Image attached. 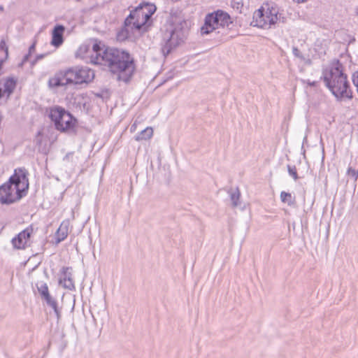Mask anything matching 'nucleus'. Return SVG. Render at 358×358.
I'll use <instances>...</instances> for the list:
<instances>
[{
    "label": "nucleus",
    "instance_id": "obj_1",
    "mask_svg": "<svg viewBox=\"0 0 358 358\" xmlns=\"http://www.w3.org/2000/svg\"><path fill=\"white\" fill-rule=\"evenodd\" d=\"M103 53V57H101L103 62L101 65L106 66L117 76V80L129 83L136 71L132 55L125 50L116 48L106 50Z\"/></svg>",
    "mask_w": 358,
    "mask_h": 358
},
{
    "label": "nucleus",
    "instance_id": "obj_2",
    "mask_svg": "<svg viewBox=\"0 0 358 358\" xmlns=\"http://www.w3.org/2000/svg\"><path fill=\"white\" fill-rule=\"evenodd\" d=\"M28 173L25 169H15L8 182L0 186V202L11 204L24 197L29 189Z\"/></svg>",
    "mask_w": 358,
    "mask_h": 358
},
{
    "label": "nucleus",
    "instance_id": "obj_3",
    "mask_svg": "<svg viewBox=\"0 0 358 358\" xmlns=\"http://www.w3.org/2000/svg\"><path fill=\"white\" fill-rule=\"evenodd\" d=\"M323 80L327 87L338 101L353 99V92L348 76L343 72V66L339 60L324 75Z\"/></svg>",
    "mask_w": 358,
    "mask_h": 358
},
{
    "label": "nucleus",
    "instance_id": "obj_4",
    "mask_svg": "<svg viewBox=\"0 0 358 358\" xmlns=\"http://www.w3.org/2000/svg\"><path fill=\"white\" fill-rule=\"evenodd\" d=\"M189 34L188 23L185 20L175 19L162 34V52L166 57L171 52L185 42Z\"/></svg>",
    "mask_w": 358,
    "mask_h": 358
},
{
    "label": "nucleus",
    "instance_id": "obj_5",
    "mask_svg": "<svg viewBox=\"0 0 358 358\" xmlns=\"http://www.w3.org/2000/svg\"><path fill=\"white\" fill-rule=\"evenodd\" d=\"M233 26L231 16L227 12L217 10L206 15L204 24L201 27V33L202 35H206L220 27L231 29Z\"/></svg>",
    "mask_w": 358,
    "mask_h": 358
},
{
    "label": "nucleus",
    "instance_id": "obj_6",
    "mask_svg": "<svg viewBox=\"0 0 358 358\" xmlns=\"http://www.w3.org/2000/svg\"><path fill=\"white\" fill-rule=\"evenodd\" d=\"M280 20L278 8L276 6L268 7L266 11L263 8L258 9L253 15L251 25L262 29H269Z\"/></svg>",
    "mask_w": 358,
    "mask_h": 358
},
{
    "label": "nucleus",
    "instance_id": "obj_7",
    "mask_svg": "<svg viewBox=\"0 0 358 358\" xmlns=\"http://www.w3.org/2000/svg\"><path fill=\"white\" fill-rule=\"evenodd\" d=\"M142 6H138L134 10L130 11L129 15L124 20V25L131 27V29L138 31H147L150 26V13L143 14Z\"/></svg>",
    "mask_w": 358,
    "mask_h": 358
},
{
    "label": "nucleus",
    "instance_id": "obj_8",
    "mask_svg": "<svg viewBox=\"0 0 358 358\" xmlns=\"http://www.w3.org/2000/svg\"><path fill=\"white\" fill-rule=\"evenodd\" d=\"M67 83L69 85H80L90 83L94 78V72L88 67H71L66 69Z\"/></svg>",
    "mask_w": 358,
    "mask_h": 358
},
{
    "label": "nucleus",
    "instance_id": "obj_9",
    "mask_svg": "<svg viewBox=\"0 0 358 358\" xmlns=\"http://www.w3.org/2000/svg\"><path fill=\"white\" fill-rule=\"evenodd\" d=\"M34 232L33 227L29 226L11 240V244L15 250H25L31 246V236Z\"/></svg>",
    "mask_w": 358,
    "mask_h": 358
},
{
    "label": "nucleus",
    "instance_id": "obj_10",
    "mask_svg": "<svg viewBox=\"0 0 358 358\" xmlns=\"http://www.w3.org/2000/svg\"><path fill=\"white\" fill-rule=\"evenodd\" d=\"M111 48L106 46L101 41L95 39L92 45L93 54L90 56V62L101 65L103 62L101 57H103L104 51Z\"/></svg>",
    "mask_w": 358,
    "mask_h": 358
},
{
    "label": "nucleus",
    "instance_id": "obj_11",
    "mask_svg": "<svg viewBox=\"0 0 358 358\" xmlns=\"http://www.w3.org/2000/svg\"><path fill=\"white\" fill-rule=\"evenodd\" d=\"M62 277L59 280V284L64 289L73 291L76 289L73 278L72 268L63 266L61 271Z\"/></svg>",
    "mask_w": 358,
    "mask_h": 358
},
{
    "label": "nucleus",
    "instance_id": "obj_12",
    "mask_svg": "<svg viewBox=\"0 0 358 358\" xmlns=\"http://www.w3.org/2000/svg\"><path fill=\"white\" fill-rule=\"evenodd\" d=\"M66 69L60 70L56 72L52 77H50L48 81V87L50 89L57 88L59 87H64L69 85L67 83Z\"/></svg>",
    "mask_w": 358,
    "mask_h": 358
},
{
    "label": "nucleus",
    "instance_id": "obj_13",
    "mask_svg": "<svg viewBox=\"0 0 358 358\" xmlns=\"http://www.w3.org/2000/svg\"><path fill=\"white\" fill-rule=\"evenodd\" d=\"M67 111L60 106H55L50 109L49 117L54 122L56 129H63L61 121Z\"/></svg>",
    "mask_w": 358,
    "mask_h": 358
},
{
    "label": "nucleus",
    "instance_id": "obj_14",
    "mask_svg": "<svg viewBox=\"0 0 358 358\" xmlns=\"http://www.w3.org/2000/svg\"><path fill=\"white\" fill-rule=\"evenodd\" d=\"M65 27L62 24H57L52 31L51 44L56 48L59 47L64 42V32Z\"/></svg>",
    "mask_w": 358,
    "mask_h": 358
},
{
    "label": "nucleus",
    "instance_id": "obj_15",
    "mask_svg": "<svg viewBox=\"0 0 358 358\" xmlns=\"http://www.w3.org/2000/svg\"><path fill=\"white\" fill-rule=\"evenodd\" d=\"M69 220H64L56 232V242L57 243L63 241L68 236L69 231Z\"/></svg>",
    "mask_w": 358,
    "mask_h": 358
},
{
    "label": "nucleus",
    "instance_id": "obj_16",
    "mask_svg": "<svg viewBox=\"0 0 358 358\" xmlns=\"http://www.w3.org/2000/svg\"><path fill=\"white\" fill-rule=\"evenodd\" d=\"M76 122V119L70 113L66 112L61 121V124L63 129L57 130L64 132L71 129L75 126Z\"/></svg>",
    "mask_w": 358,
    "mask_h": 358
},
{
    "label": "nucleus",
    "instance_id": "obj_17",
    "mask_svg": "<svg viewBox=\"0 0 358 358\" xmlns=\"http://www.w3.org/2000/svg\"><path fill=\"white\" fill-rule=\"evenodd\" d=\"M17 85V80L12 77H8L5 80L3 87L4 92L9 97L14 92Z\"/></svg>",
    "mask_w": 358,
    "mask_h": 358
},
{
    "label": "nucleus",
    "instance_id": "obj_18",
    "mask_svg": "<svg viewBox=\"0 0 358 358\" xmlns=\"http://www.w3.org/2000/svg\"><path fill=\"white\" fill-rule=\"evenodd\" d=\"M43 299L45 301L48 306L51 307L53 309L57 320H59L61 318V311L58 308L57 301L54 298H52L50 296V294Z\"/></svg>",
    "mask_w": 358,
    "mask_h": 358
},
{
    "label": "nucleus",
    "instance_id": "obj_19",
    "mask_svg": "<svg viewBox=\"0 0 358 358\" xmlns=\"http://www.w3.org/2000/svg\"><path fill=\"white\" fill-rule=\"evenodd\" d=\"M153 135V130L152 127H148L141 132L138 133L135 136V140L137 141H141L143 140L150 139Z\"/></svg>",
    "mask_w": 358,
    "mask_h": 358
},
{
    "label": "nucleus",
    "instance_id": "obj_20",
    "mask_svg": "<svg viewBox=\"0 0 358 358\" xmlns=\"http://www.w3.org/2000/svg\"><path fill=\"white\" fill-rule=\"evenodd\" d=\"M230 195V199L233 207H236L240 204L239 200L241 196V192L239 189L236 187L235 189H230L228 192Z\"/></svg>",
    "mask_w": 358,
    "mask_h": 358
},
{
    "label": "nucleus",
    "instance_id": "obj_21",
    "mask_svg": "<svg viewBox=\"0 0 358 358\" xmlns=\"http://www.w3.org/2000/svg\"><path fill=\"white\" fill-rule=\"evenodd\" d=\"M8 50L6 42L1 40L0 42V70L2 68L4 61L7 59Z\"/></svg>",
    "mask_w": 358,
    "mask_h": 358
},
{
    "label": "nucleus",
    "instance_id": "obj_22",
    "mask_svg": "<svg viewBox=\"0 0 358 358\" xmlns=\"http://www.w3.org/2000/svg\"><path fill=\"white\" fill-rule=\"evenodd\" d=\"M139 6H142L143 14L148 15L149 13H150V18L152 17V15L155 13L157 10V7L155 4L148 2H143L140 3Z\"/></svg>",
    "mask_w": 358,
    "mask_h": 358
},
{
    "label": "nucleus",
    "instance_id": "obj_23",
    "mask_svg": "<svg viewBox=\"0 0 358 358\" xmlns=\"http://www.w3.org/2000/svg\"><path fill=\"white\" fill-rule=\"evenodd\" d=\"M36 287H37V289H38L42 299H44L45 297L50 295V293L48 291V287L45 282H38L36 284Z\"/></svg>",
    "mask_w": 358,
    "mask_h": 358
},
{
    "label": "nucleus",
    "instance_id": "obj_24",
    "mask_svg": "<svg viewBox=\"0 0 358 358\" xmlns=\"http://www.w3.org/2000/svg\"><path fill=\"white\" fill-rule=\"evenodd\" d=\"M280 199L283 203H287L289 206L295 203V198L292 196L290 193L286 192H282L280 193Z\"/></svg>",
    "mask_w": 358,
    "mask_h": 358
},
{
    "label": "nucleus",
    "instance_id": "obj_25",
    "mask_svg": "<svg viewBox=\"0 0 358 358\" xmlns=\"http://www.w3.org/2000/svg\"><path fill=\"white\" fill-rule=\"evenodd\" d=\"M127 27H125L122 29L121 31H120L117 34V40L119 41H123L128 38L129 36V31L127 30Z\"/></svg>",
    "mask_w": 358,
    "mask_h": 358
},
{
    "label": "nucleus",
    "instance_id": "obj_26",
    "mask_svg": "<svg viewBox=\"0 0 358 358\" xmlns=\"http://www.w3.org/2000/svg\"><path fill=\"white\" fill-rule=\"evenodd\" d=\"M287 171L289 174L294 179V180H296L299 178L295 166L287 165Z\"/></svg>",
    "mask_w": 358,
    "mask_h": 358
},
{
    "label": "nucleus",
    "instance_id": "obj_27",
    "mask_svg": "<svg viewBox=\"0 0 358 358\" xmlns=\"http://www.w3.org/2000/svg\"><path fill=\"white\" fill-rule=\"evenodd\" d=\"M292 53L296 57L299 58L301 60H303L305 59L303 54L301 52V51L297 47L294 46L292 48Z\"/></svg>",
    "mask_w": 358,
    "mask_h": 358
},
{
    "label": "nucleus",
    "instance_id": "obj_28",
    "mask_svg": "<svg viewBox=\"0 0 358 358\" xmlns=\"http://www.w3.org/2000/svg\"><path fill=\"white\" fill-rule=\"evenodd\" d=\"M352 81L354 86L356 87L357 92L358 93V71H355L352 74Z\"/></svg>",
    "mask_w": 358,
    "mask_h": 358
},
{
    "label": "nucleus",
    "instance_id": "obj_29",
    "mask_svg": "<svg viewBox=\"0 0 358 358\" xmlns=\"http://www.w3.org/2000/svg\"><path fill=\"white\" fill-rule=\"evenodd\" d=\"M48 54L49 53L47 52V53L39 54V55H36V58L31 62V65L34 66L37 63V62L45 58L47 55H48Z\"/></svg>",
    "mask_w": 358,
    "mask_h": 358
},
{
    "label": "nucleus",
    "instance_id": "obj_30",
    "mask_svg": "<svg viewBox=\"0 0 358 358\" xmlns=\"http://www.w3.org/2000/svg\"><path fill=\"white\" fill-rule=\"evenodd\" d=\"M87 50H88V47L86 45H83L79 48V51L80 52H87Z\"/></svg>",
    "mask_w": 358,
    "mask_h": 358
},
{
    "label": "nucleus",
    "instance_id": "obj_31",
    "mask_svg": "<svg viewBox=\"0 0 358 358\" xmlns=\"http://www.w3.org/2000/svg\"><path fill=\"white\" fill-rule=\"evenodd\" d=\"M348 174H352L353 176H358L357 175V171L356 172V171L355 169H352V168H349L348 169Z\"/></svg>",
    "mask_w": 358,
    "mask_h": 358
},
{
    "label": "nucleus",
    "instance_id": "obj_32",
    "mask_svg": "<svg viewBox=\"0 0 358 358\" xmlns=\"http://www.w3.org/2000/svg\"><path fill=\"white\" fill-rule=\"evenodd\" d=\"M35 47H36V44L35 43H34L33 44H31L29 48V54H31L34 50H35Z\"/></svg>",
    "mask_w": 358,
    "mask_h": 358
},
{
    "label": "nucleus",
    "instance_id": "obj_33",
    "mask_svg": "<svg viewBox=\"0 0 358 358\" xmlns=\"http://www.w3.org/2000/svg\"><path fill=\"white\" fill-rule=\"evenodd\" d=\"M317 83H318V82H317V81H313V82H311V81L308 80V85H310V86H311V87H316V86L317 85Z\"/></svg>",
    "mask_w": 358,
    "mask_h": 358
},
{
    "label": "nucleus",
    "instance_id": "obj_34",
    "mask_svg": "<svg viewBox=\"0 0 358 358\" xmlns=\"http://www.w3.org/2000/svg\"><path fill=\"white\" fill-rule=\"evenodd\" d=\"M30 54L27 53V55H25L23 57V59H22V62H26L29 60V58L30 57Z\"/></svg>",
    "mask_w": 358,
    "mask_h": 358
},
{
    "label": "nucleus",
    "instance_id": "obj_35",
    "mask_svg": "<svg viewBox=\"0 0 358 358\" xmlns=\"http://www.w3.org/2000/svg\"><path fill=\"white\" fill-rule=\"evenodd\" d=\"M294 3H305L308 0H292Z\"/></svg>",
    "mask_w": 358,
    "mask_h": 358
},
{
    "label": "nucleus",
    "instance_id": "obj_36",
    "mask_svg": "<svg viewBox=\"0 0 358 358\" xmlns=\"http://www.w3.org/2000/svg\"><path fill=\"white\" fill-rule=\"evenodd\" d=\"M4 90H3L1 87H0V99H1L3 96V94H4Z\"/></svg>",
    "mask_w": 358,
    "mask_h": 358
},
{
    "label": "nucleus",
    "instance_id": "obj_37",
    "mask_svg": "<svg viewBox=\"0 0 358 358\" xmlns=\"http://www.w3.org/2000/svg\"><path fill=\"white\" fill-rule=\"evenodd\" d=\"M36 143H37V144H40V143H41V141H40V140H38V139H36Z\"/></svg>",
    "mask_w": 358,
    "mask_h": 358
},
{
    "label": "nucleus",
    "instance_id": "obj_38",
    "mask_svg": "<svg viewBox=\"0 0 358 358\" xmlns=\"http://www.w3.org/2000/svg\"><path fill=\"white\" fill-rule=\"evenodd\" d=\"M171 76H170V77H169L166 80H164L163 81V83L166 82V80H167L171 79Z\"/></svg>",
    "mask_w": 358,
    "mask_h": 358
},
{
    "label": "nucleus",
    "instance_id": "obj_39",
    "mask_svg": "<svg viewBox=\"0 0 358 358\" xmlns=\"http://www.w3.org/2000/svg\"><path fill=\"white\" fill-rule=\"evenodd\" d=\"M134 127V124L131 125V130L133 129H135V127Z\"/></svg>",
    "mask_w": 358,
    "mask_h": 358
},
{
    "label": "nucleus",
    "instance_id": "obj_40",
    "mask_svg": "<svg viewBox=\"0 0 358 358\" xmlns=\"http://www.w3.org/2000/svg\"><path fill=\"white\" fill-rule=\"evenodd\" d=\"M134 127V124L131 125V130L133 129H135V127Z\"/></svg>",
    "mask_w": 358,
    "mask_h": 358
},
{
    "label": "nucleus",
    "instance_id": "obj_41",
    "mask_svg": "<svg viewBox=\"0 0 358 358\" xmlns=\"http://www.w3.org/2000/svg\"><path fill=\"white\" fill-rule=\"evenodd\" d=\"M41 134V131H38V132L37 133V136H40Z\"/></svg>",
    "mask_w": 358,
    "mask_h": 358
},
{
    "label": "nucleus",
    "instance_id": "obj_42",
    "mask_svg": "<svg viewBox=\"0 0 358 358\" xmlns=\"http://www.w3.org/2000/svg\"><path fill=\"white\" fill-rule=\"evenodd\" d=\"M357 175H358V170H357Z\"/></svg>",
    "mask_w": 358,
    "mask_h": 358
}]
</instances>
